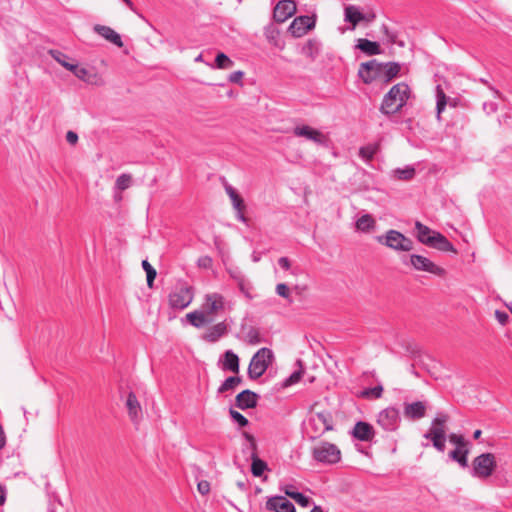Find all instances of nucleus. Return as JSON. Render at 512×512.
Wrapping results in <instances>:
<instances>
[{
    "mask_svg": "<svg viewBox=\"0 0 512 512\" xmlns=\"http://www.w3.org/2000/svg\"><path fill=\"white\" fill-rule=\"evenodd\" d=\"M332 416L327 411L314 412L308 417L305 424V433L311 440H315L326 431L332 430Z\"/></svg>",
    "mask_w": 512,
    "mask_h": 512,
    "instance_id": "obj_3",
    "label": "nucleus"
},
{
    "mask_svg": "<svg viewBox=\"0 0 512 512\" xmlns=\"http://www.w3.org/2000/svg\"><path fill=\"white\" fill-rule=\"evenodd\" d=\"M297 364L299 365L300 369L293 372L287 379H285L283 385L285 387H288V386H291L293 384H296L300 381L301 379V376L303 374V369H302V363L300 360L297 361Z\"/></svg>",
    "mask_w": 512,
    "mask_h": 512,
    "instance_id": "obj_41",
    "label": "nucleus"
},
{
    "mask_svg": "<svg viewBox=\"0 0 512 512\" xmlns=\"http://www.w3.org/2000/svg\"><path fill=\"white\" fill-rule=\"evenodd\" d=\"M448 439L452 444L456 445V448L466 449V441L462 435L451 433Z\"/></svg>",
    "mask_w": 512,
    "mask_h": 512,
    "instance_id": "obj_46",
    "label": "nucleus"
},
{
    "mask_svg": "<svg viewBox=\"0 0 512 512\" xmlns=\"http://www.w3.org/2000/svg\"><path fill=\"white\" fill-rule=\"evenodd\" d=\"M415 230L417 233L418 241L426 246L432 244V235L433 233H437L436 231L431 230L428 226L422 224L419 221H416L415 223Z\"/></svg>",
    "mask_w": 512,
    "mask_h": 512,
    "instance_id": "obj_28",
    "label": "nucleus"
},
{
    "mask_svg": "<svg viewBox=\"0 0 512 512\" xmlns=\"http://www.w3.org/2000/svg\"><path fill=\"white\" fill-rule=\"evenodd\" d=\"M228 332L227 325L225 322H219L209 327L203 335V339L210 343L217 342L221 337L226 335Z\"/></svg>",
    "mask_w": 512,
    "mask_h": 512,
    "instance_id": "obj_22",
    "label": "nucleus"
},
{
    "mask_svg": "<svg viewBox=\"0 0 512 512\" xmlns=\"http://www.w3.org/2000/svg\"><path fill=\"white\" fill-rule=\"evenodd\" d=\"M496 468L495 456L492 453H483L473 460L472 476L479 479L490 477Z\"/></svg>",
    "mask_w": 512,
    "mask_h": 512,
    "instance_id": "obj_8",
    "label": "nucleus"
},
{
    "mask_svg": "<svg viewBox=\"0 0 512 512\" xmlns=\"http://www.w3.org/2000/svg\"><path fill=\"white\" fill-rule=\"evenodd\" d=\"M218 69H229L233 66V61L224 53H218L215 59Z\"/></svg>",
    "mask_w": 512,
    "mask_h": 512,
    "instance_id": "obj_39",
    "label": "nucleus"
},
{
    "mask_svg": "<svg viewBox=\"0 0 512 512\" xmlns=\"http://www.w3.org/2000/svg\"><path fill=\"white\" fill-rule=\"evenodd\" d=\"M448 420V414L443 412L437 413V415L431 422L430 428L423 435L425 439H428L432 442L433 447L439 452L445 451L446 430Z\"/></svg>",
    "mask_w": 512,
    "mask_h": 512,
    "instance_id": "obj_2",
    "label": "nucleus"
},
{
    "mask_svg": "<svg viewBox=\"0 0 512 512\" xmlns=\"http://www.w3.org/2000/svg\"><path fill=\"white\" fill-rule=\"evenodd\" d=\"M402 262L405 265H411L417 271L428 272L439 277H443L446 274L444 268L436 265L429 258L419 254H411L409 257H404Z\"/></svg>",
    "mask_w": 512,
    "mask_h": 512,
    "instance_id": "obj_7",
    "label": "nucleus"
},
{
    "mask_svg": "<svg viewBox=\"0 0 512 512\" xmlns=\"http://www.w3.org/2000/svg\"><path fill=\"white\" fill-rule=\"evenodd\" d=\"M225 191L232 202L233 208L236 211H240V209H245V204H244L242 197L237 193V191L231 185L227 184L225 186Z\"/></svg>",
    "mask_w": 512,
    "mask_h": 512,
    "instance_id": "obj_32",
    "label": "nucleus"
},
{
    "mask_svg": "<svg viewBox=\"0 0 512 512\" xmlns=\"http://www.w3.org/2000/svg\"><path fill=\"white\" fill-rule=\"evenodd\" d=\"M310 512H323V510L320 506H314Z\"/></svg>",
    "mask_w": 512,
    "mask_h": 512,
    "instance_id": "obj_64",
    "label": "nucleus"
},
{
    "mask_svg": "<svg viewBox=\"0 0 512 512\" xmlns=\"http://www.w3.org/2000/svg\"><path fill=\"white\" fill-rule=\"evenodd\" d=\"M186 318L196 328H201L213 322V317H208L202 308L186 314Z\"/></svg>",
    "mask_w": 512,
    "mask_h": 512,
    "instance_id": "obj_23",
    "label": "nucleus"
},
{
    "mask_svg": "<svg viewBox=\"0 0 512 512\" xmlns=\"http://www.w3.org/2000/svg\"><path fill=\"white\" fill-rule=\"evenodd\" d=\"M356 47L368 56L379 55L381 53L379 43L364 38L357 40Z\"/></svg>",
    "mask_w": 512,
    "mask_h": 512,
    "instance_id": "obj_27",
    "label": "nucleus"
},
{
    "mask_svg": "<svg viewBox=\"0 0 512 512\" xmlns=\"http://www.w3.org/2000/svg\"><path fill=\"white\" fill-rule=\"evenodd\" d=\"M293 134L297 137H303L318 145H324L327 140L326 136L321 131L309 125H299L294 127Z\"/></svg>",
    "mask_w": 512,
    "mask_h": 512,
    "instance_id": "obj_13",
    "label": "nucleus"
},
{
    "mask_svg": "<svg viewBox=\"0 0 512 512\" xmlns=\"http://www.w3.org/2000/svg\"><path fill=\"white\" fill-rule=\"evenodd\" d=\"M352 435L360 441H372L375 436L374 428L371 424L359 421L355 424Z\"/></svg>",
    "mask_w": 512,
    "mask_h": 512,
    "instance_id": "obj_17",
    "label": "nucleus"
},
{
    "mask_svg": "<svg viewBox=\"0 0 512 512\" xmlns=\"http://www.w3.org/2000/svg\"><path fill=\"white\" fill-rule=\"evenodd\" d=\"M265 507L273 512H296L295 506L284 496H273L268 498Z\"/></svg>",
    "mask_w": 512,
    "mask_h": 512,
    "instance_id": "obj_16",
    "label": "nucleus"
},
{
    "mask_svg": "<svg viewBox=\"0 0 512 512\" xmlns=\"http://www.w3.org/2000/svg\"><path fill=\"white\" fill-rule=\"evenodd\" d=\"M48 54L67 70H72L75 68V64L70 63L68 61L69 57L63 52L56 49H51L48 51Z\"/></svg>",
    "mask_w": 512,
    "mask_h": 512,
    "instance_id": "obj_33",
    "label": "nucleus"
},
{
    "mask_svg": "<svg viewBox=\"0 0 512 512\" xmlns=\"http://www.w3.org/2000/svg\"><path fill=\"white\" fill-rule=\"evenodd\" d=\"M276 293L280 297H283L286 300H288L289 302H292L290 289L288 288V286L285 283H279L276 285Z\"/></svg>",
    "mask_w": 512,
    "mask_h": 512,
    "instance_id": "obj_47",
    "label": "nucleus"
},
{
    "mask_svg": "<svg viewBox=\"0 0 512 512\" xmlns=\"http://www.w3.org/2000/svg\"><path fill=\"white\" fill-rule=\"evenodd\" d=\"M279 266L284 270H289L291 267L290 261L287 257H281L278 260Z\"/></svg>",
    "mask_w": 512,
    "mask_h": 512,
    "instance_id": "obj_56",
    "label": "nucleus"
},
{
    "mask_svg": "<svg viewBox=\"0 0 512 512\" xmlns=\"http://www.w3.org/2000/svg\"><path fill=\"white\" fill-rule=\"evenodd\" d=\"M244 436L251 443L252 448L255 450L256 449V444H255L253 436L250 435L249 433H246V432L244 433Z\"/></svg>",
    "mask_w": 512,
    "mask_h": 512,
    "instance_id": "obj_61",
    "label": "nucleus"
},
{
    "mask_svg": "<svg viewBox=\"0 0 512 512\" xmlns=\"http://www.w3.org/2000/svg\"><path fill=\"white\" fill-rule=\"evenodd\" d=\"M410 97V88L404 83H397L384 95L380 111L385 115L399 112Z\"/></svg>",
    "mask_w": 512,
    "mask_h": 512,
    "instance_id": "obj_1",
    "label": "nucleus"
},
{
    "mask_svg": "<svg viewBox=\"0 0 512 512\" xmlns=\"http://www.w3.org/2000/svg\"><path fill=\"white\" fill-rule=\"evenodd\" d=\"M212 265V259L209 256L199 258L198 266L202 268H210Z\"/></svg>",
    "mask_w": 512,
    "mask_h": 512,
    "instance_id": "obj_53",
    "label": "nucleus"
},
{
    "mask_svg": "<svg viewBox=\"0 0 512 512\" xmlns=\"http://www.w3.org/2000/svg\"><path fill=\"white\" fill-rule=\"evenodd\" d=\"M375 17L376 16H375L374 13L364 14V20L363 21L372 22L375 19Z\"/></svg>",
    "mask_w": 512,
    "mask_h": 512,
    "instance_id": "obj_62",
    "label": "nucleus"
},
{
    "mask_svg": "<svg viewBox=\"0 0 512 512\" xmlns=\"http://www.w3.org/2000/svg\"><path fill=\"white\" fill-rule=\"evenodd\" d=\"M274 361V353L271 349L263 347L251 358L248 366V376L252 380L260 378Z\"/></svg>",
    "mask_w": 512,
    "mask_h": 512,
    "instance_id": "obj_4",
    "label": "nucleus"
},
{
    "mask_svg": "<svg viewBox=\"0 0 512 512\" xmlns=\"http://www.w3.org/2000/svg\"><path fill=\"white\" fill-rule=\"evenodd\" d=\"M194 298L191 286L179 284L169 294V304L173 309L183 310L188 307Z\"/></svg>",
    "mask_w": 512,
    "mask_h": 512,
    "instance_id": "obj_9",
    "label": "nucleus"
},
{
    "mask_svg": "<svg viewBox=\"0 0 512 512\" xmlns=\"http://www.w3.org/2000/svg\"><path fill=\"white\" fill-rule=\"evenodd\" d=\"M258 395L251 390H244L236 396V406L245 410L254 408L257 405Z\"/></svg>",
    "mask_w": 512,
    "mask_h": 512,
    "instance_id": "obj_20",
    "label": "nucleus"
},
{
    "mask_svg": "<svg viewBox=\"0 0 512 512\" xmlns=\"http://www.w3.org/2000/svg\"><path fill=\"white\" fill-rule=\"evenodd\" d=\"M358 75L365 84H370L377 78L381 79V63L377 60L361 63Z\"/></svg>",
    "mask_w": 512,
    "mask_h": 512,
    "instance_id": "obj_12",
    "label": "nucleus"
},
{
    "mask_svg": "<svg viewBox=\"0 0 512 512\" xmlns=\"http://www.w3.org/2000/svg\"><path fill=\"white\" fill-rule=\"evenodd\" d=\"M252 464H251V472L255 477H260L263 473L268 470V465L265 461L261 460L257 454L254 452L251 456Z\"/></svg>",
    "mask_w": 512,
    "mask_h": 512,
    "instance_id": "obj_31",
    "label": "nucleus"
},
{
    "mask_svg": "<svg viewBox=\"0 0 512 512\" xmlns=\"http://www.w3.org/2000/svg\"><path fill=\"white\" fill-rule=\"evenodd\" d=\"M197 489L200 494L206 495L210 491V483L208 481L202 480V481L198 482Z\"/></svg>",
    "mask_w": 512,
    "mask_h": 512,
    "instance_id": "obj_50",
    "label": "nucleus"
},
{
    "mask_svg": "<svg viewBox=\"0 0 512 512\" xmlns=\"http://www.w3.org/2000/svg\"><path fill=\"white\" fill-rule=\"evenodd\" d=\"M451 106H456L455 100H450L444 93L443 89L440 85L436 87V110H437V117L440 118L441 113L445 110L446 105L448 104Z\"/></svg>",
    "mask_w": 512,
    "mask_h": 512,
    "instance_id": "obj_30",
    "label": "nucleus"
},
{
    "mask_svg": "<svg viewBox=\"0 0 512 512\" xmlns=\"http://www.w3.org/2000/svg\"><path fill=\"white\" fill-rule=\"evenodd\" d=\"M426 414V405L422 401L406 403L404 406V415L412 420L421 419Z\"/></svg>",
    "mask_w": 512,
    "mask_h": 512,
    "instance_id": "obj_21",
    "label": "nucleus"
},
{
    "mask_svg": "<svg viewBox=\"0 0 512 512\" xmlns=\"http://www.w3.org/2000/svg\"><path fill=\"white\" fill-rule=\"evenodd\" d=\"M237 212V219L243 223H247V218L244 215V209H240V211Z\"/></svg>",
    "mask_w": 512,
    "mask_h": 512,
    "instance_id": "obj_60",
    "label": "nucleus"
},
{
    "mask_svg": "<svg viewBox=\"0 0 512 512\" xmlns=\"http://www.w3.org/2000/svg\"><path fill=\"white\" fill-rule=\"evenodd\" d=\"M481 434H482L481 430H476V431L474 432V434H473V437H474L475 439H478V438L481 436Z\"/></svg>",
    "mask_w": 512,
    "mask_h": 512,
    "instance_id": "obj_63",
    "label": "nucleus"
},
{
    "mask_svg": "<svg viewBox=\"0 0 512 512\" xmlns=\"http://www.w3.org/2000/svg\"><path fill=\"white\" fill-rule=\"evenodd\" d=\"M449 456L451 459L458 462L460 464V466H462L464 468L468 466V460H467L468 449L456 448L449 453Z\"/></svg>",
    "mask_w": 512,
    "mask_h": 512,
    "instance_id": "obj_35",
    "label": "nucleus"
},
{
    "mask_svg": "<svg viewBox=\"0 0 512 512\" xmlns=\"http://www.w3.org/2000/svg\"><path fill=\"white\" fill-rule=\"evenodd\" d=\"M130 183L131 176L128 174H121L116 179V188L121 191L126 190L130 186Z\"/></svg>",
    "mask_w": 512,
    "mask_h": 512,
    "instance_id": "obj_43",
    "label": "nucleus"
},
{
    "mask_svg": "<svg viewBox=\"0 0 512 512\" xmlns=\"http://www.w3.org/2000/svg\"><path fill=\"white\" fill-rule=\"evenodd\" d=\"M238 287L240 289V291L245 295L246 298L248 299H252V294H251V286L250 284L245 280H243L242 282L240 281V283H238Z\"/></svg>",
    "mask_w": 512,
    "mask_h": 512,
    "instance_id": "obj_48",
    "label": "nucleus"
},
{
    "mask_svg": "<svg viewBox=\"0 0 512 512\" xmlns=\"http://www.w3.org/2000/svg\"><path fill=\"white\" fill-rule=\"evenodd\" d=\"M290 498L295 500L296 503L302 507H308L311 503V498L300 492H297L296 494H290Z\"/></svg>",
    "mask_w": 512,
    "mask_h": 512,
    "instance_id": "obj_45",
    "label": "nucleus"
},
{
    "mask_svg": "<svg viewBox=\"0 0 512 512\" xmlns=\"http://www.w3.org/2000/svg\"><path fill=\"white\" fill-rule=\"evenodd\" d=\"M222 369L230 371L235 374L239 373V357L232 350H227L224 353V361L222 363Z\"/></svg>",
    "mask_w": 512,
    "mask_h": 512,
    "instance_id": "obj_26",
    "label": "nucleus"
},
{
    "mask_svg": "<svg viewBox=\"0 0 512 512\" xmlns=\"http://www.w3.org/2000/svg\"><path fill=\"white\" fill-rule=\"evenodd\" d=\"M364 20V14L355 5H347L344 8V21L352 24L353 29Z\"/></svg>",
    "mask_w": 512,
    "mask_h": 512,
    "instance_id": "obj_25",
    "label": "nucleus"
},
{
    "mask_svg": "<svg viewBox=\"0 0 512 512\" xmlns=\"http://www.w3.org/2000/svg\"><path fill=\"white\" fill-rule=\"evenodd\" d=\"M382 393H383V386L377 385L373 388H368V389L363 390L361 395L366 398L373 397V398L377 399L382 396Z\"/></svg>",
    "mask_w": 512,
    "mask_h": 512,
    "instance_id": "obj_42",
    "label": "nucleus"
},
{
    "mask_svg": "<svg viewBox=\"0 0 512 512\" xmlns=\"http://www.w3.org/2000/svg\"><path fill=\"white\" fill-rule=\"evenodd\" d=\"M66 140L70 144H76V142L78 141V135L73 131H68L66 134Z\"/></svg>",
    "mask_w": 512,
    "mask_h": 512,
    "instance_id": "obj_57",
    "label": "nucleus"
},
{
    "mask_svg": "<svg viewBox=\"0 0 512 512\" xmlns=\"http://www.w3.org/2000/svg\"><path fill=\"white\" fill-rule=\"evenodd\" d=\"M432 244H429V247L438 249L443 252H452L456 253V249L453 244L441 233H433L432 235Z\"/></svg>",
    "mask_w": 512,
    "mask_h": 512,
    "instance_id": "obj_24",
    "label": "nucleus"
},
{
    "mask_svg": "<svg viewBox=\"0 0 512 512\" xmlns=\"http://www.w3.org/2000/svg\"><path fill=\"white\" fill-rule=\"evenodd\" d=\"M377 241L395 251L408 252L413 249V241L401 232L390 229L384 235L377 236Z\"/></svg>",
    "mask_w": 512,
    "mask_h": 512,
    "instance_id": "obj_6",
    "label": "nucleus"
},
{
    "mask_svg": "<svg viewBox=\"0 0 512 512\" xmlns=\"http://www.w3.org/2000/svg\"><path fill=\"white\" fill-rule=\"evenodd\" d=\"M315 26V20L310 16H298L290 24L288 30L294 37L304 36Z\"/></svg>",
    "mask_w": 512,
    "mask_h": 512,
    "instance_id": "obj_15",
    "label": "nucleus"
},
{
    "mask_svg": "<svg viewBox=\"0 0 512 512\" xmlns=\"http://www.w3.org/2000/svg\"><path fill=\"white\" fill-rule=\"evenodd\" d=\"M229 274L237 282V284L240 283V281L242 282L243 280H245L244 275L237 268L236 269H229Z\"/></svg>",
    "mask_w": 512,
    "mask_h": 512,
    "instance_id": "obj_51",
    "label": "nucleus"
},
{
    "mask_svg": "<svg viewBox=\"0 0 512 512\" xmlns=\"http://www.w3.org/2000/svg\"><path fill=\"white\" fill-rule=\"evenodd\" d=\"M126 408L128 410L129 417L134 424H138L142 418V407L135 395L130 392L126 399Z\"/></svg>",
    "mask_w": 512,
    "mask_h": 512,
    "instance_id": "obj_18",
    "label": "nucleus"
},
{
    "mask_svg": "<svg viewBox=\"0 0 512 512\" xmlns=\"http://www.w3.org/2000/svg\"><path fill=\"white\" fill-rule=\"evenodd\" d=\"M313 459L322 464H336L341 460V451L333 443L321 441L311 450Z\"/></svg>",
    "mask_w": 512,
    "mask_h": 512,
    "instance_id": "obj_5",
    "label": "nucleus"
},
{
    "mask_svg": "<svg viewBox=\"0 0 512 512\" xmlns=\"http://www.w3.org/2000/svg\"><path fill=\"white\" fill-rule=\"evenodd\" d=\"M296 12V3L293 0L279 1L273 10V18L276 22L283 23Z\"/></svg>",
    "mask_w": 512,
    "mask_h": 512,
    "instance_id": "obj_14",
    "label": "nucleus"
},
{
    "mask_svg": "<svg viewBox=\"0 0 512 512\" xmlns=\"http://www.w3.org/2000/svg\"><path fill=\"white\" fill-rule=\"evenodd\" d=\"M282 491L289 497L290 494H296L298 492L296 488L291 484H287L284 487H282Z\"/></svg>",
    "mask_w": 512,
    "mask_h": 512,
    "instance_id": "obj_58",
    "label": "nucleus"
},
{
    "mask_svg": "<svg viewBox=\"0 0 512 512\" xmlns=\"http://www.w3.org/2000/svg\"><path fill=\"white\" fill-rule=\"evenodd\" d=\"M495 316H496L498 322L500 324H502V325H505L507 323V321H508V318H509L507 313L499 311V310H497L495 312Z\"/></svg>",
    "mask_w": 512,
    "mask_h": 512,
    "instance_id": "obj_54",
    "label": "nucleus"
},
{
    "mask_svg": "<svg viewBox=\"0 0 512 512\" xmlns=\"http://www.w3.org/2000/svg\"><path fill=\"white\" fill-rule=\"evenodd\" d=\"M93 30L101 37L106 39L107 41L111 42L112 44L116 45L117 47L121 48L123 46V42L121 39V36L114 31L111 27L96 24L93 27Z\"/></svg>",
    "mask_w": 512,
    "mask_h": 512,
    "instance_id": "obj_19",
    "label": "nucleus"
},
{
    "mask_svg": "<svg viewBox=\"0 0 512 512\" xmlns=\"http://www.w3.org/2000/svg\"><path fill=\"white\" fill-rule=\"evenodd\" d=\"M378 148V144H368L366 146H363L359 149V156L365 161H370L377 153Z\"/></svg>",
    "mask_w": 512,
    "mask_h": 512,
    "instance_id": "obj_37",
    "label": "nucleus"
},
{
    "mask_svg": "<svg viewBox=\"0 0 512 512\" xmlns=\"http://www.w3.org/2000/svg\"><path fill=\"white\" fill-rule=\"evenodd\" d=\"M241 378L237 376H230L219 386L218 393H225L227 391H233L240 383Z\"/></svg>",
    "mask_w": 512,
    "mask_h": 512,
    "instance_id": "obj_36",
    "label": "nucleus"
},
{
    "mask_svg": "<svg viewBox=\"0 0 512 512\" xmlns=\"http://www.w3.org/2000/svg\"><path fill=\"white\" fill-rule=\"evenodd\" d=\"M400 69V65L396 62L381 63V79L384 82H390L399 74Z\"/></svg>",
    "mask_w": 512,
    "mask_h": 512,
    "instance_id": "obj_29",
    "label": "nucleus"
},
{
    "mask_svg": "<svg viewBox=\"0 0 512 512\" xmlns=\"http://www.w3.org/2000/svg\"><path fill=\"white\" fill-rule=\"evenodd\" d=\"M247 337H248V342L249 344H252V345H256L258 343L261 342V339H260V336H259V333L257 330L255 329H251L248 334H247Z\"/></svg>",
    "mask_w": 512,
    "mask_h": 512,
    "instance_id": "obj_49",
    "label": "nucleus"
},
{
    "mask_svg": "<svg viewBox=\"0 0 512 512\" xmlns=\"http://www.w3.org/2000/svg\"><path fill=\"white\" fill-rule=\"evenodd\" d=\"M230 416L235 423L239 425V427H245L248 425V419L242 415L240 412L230 409Z\"/></svg>",
    "mask_w": 512,
    "mask_h": 512,
    "instance_id": "obj_44",
    "label": "nucleus"
},
{
    "mask_svg": "<svg viewBox=\"0 0 512 512\" xmlns=\"http://www.w3.org/2000/svg\"><path fill=\"white\" fill-rule=\"evenodd\" d=\"M6 495H7V491H6L5 486L0 484V506H2L5 503Z\"/></svg>",
    "mask_w": 512,
    "mask_h": 512,
    "instance_id": "obj_59",
    "label": "nucleus"
},
{
    "mask_svg": "<svg viewBox=\"0 0 512 512\" xmlns=\"http://www.w3.org/2000/svg\"><path fill=\"white\" fill-rule=\"evenodd\" d=\"M377 423L385 431H395L400 423L399 411L393 407L380 411L377 416Z\"/></svg>",
    "mask_w": 512,
    "mask_h": 512,
    "instance_id": "obj_11",
    "label": "nucleus"
},
{
    "mask_svg": "<svg viewBox=\"0 0 512 512\" xmlns=\"http://www.w3.org/2000/svg\"><path fill=\"white\" fill-rule=\"evenodd\" d=\"M394 175L399 180H410L415 176V168L413 166L397 168L394 170Z\"/></svg>",
    "mask_w": 512,
    "mask_h": 512,
    "instance_id": "obj_38",
    "label": "nucleus"
},
{
    "mask_svg": "<svg viewBox=\"0 0 512 512\" xmlns=\"http://www.w3.org/2000/svg\"><path fill=\"white\" fill-rule=\"evenodd\" d=\"M225 304L226 301L224 296L214 292L208 293L204 296V301L201 308L204 310L208 317H213L214 321L216 316L225 310Z\"/></svg>",
    "mask_w": 512,
    "mask_h": 512,
    "instance_id": "obj_10",
    "label": "nucleus"
},
{
    "mask_svg": "<svg viewBox=\"0 0 512 512\" xmlns=\"http://www.w3.org/2000/svg\"><path fill=\"white\" fill-rule=\"evenodd\" d=\"M243 75L244 74L242 71H235L230 74L229 81L232 83H239L241 81Z\"/></svg>",
    "mask_w": 512,
    "mask_h": 512,
    "instance_id": "obj_55",
    "label": "nucleus"
},
{
    "mask_svg": "<svg viewBox=\"0 0 512 512\" xmlns=\"http://www.w3.org/2000/svg\"><path fill=\"white\" fill-rule=\"evenodd\" d=\"M375 226V220L370 214H364L356 221V228L362 232H368Z\"/></svg>",
    "mask_w": 512,
    "mask_h": 512,
    "instance_id": "obj_34",
    "label": "nucleus"
},
{
    "mask_svg": "<svg viewBox=\"0 0 512 512\" xmlns=\"http://www.w3.org/2000/svg\"><path fill=\"white\" fill-rule=\"evenodd\" d=\"M71 71L75 74V76L77 78H79L81 80H85V77H86V75L88 73L85 68H82V67L80 68V67H78L77 64H75V68L72 69Z\"/></svg>",
    "mask_w": 512,
    "mask_h": 512,
    "instance_id": "obj_52",
    "label": "nucleus"
},
{
    "mask_svg": "<svg viewBox=\"0 0 512 512\" xmlns=\"http://www.w3.org/2000/svg\"><path fill=\"white\" fill-rule=\"evenodd\" d=\"M142 267L146 272L147 285L149 287H152L157 275L156 270L151 266V264L147 260L142 261Z\"/></svg>",
    "mask_w": 512,
    "mask_h": 512,
    "instance_id": "obj_40",
    "label": "nucleus"
}]
</instances>
